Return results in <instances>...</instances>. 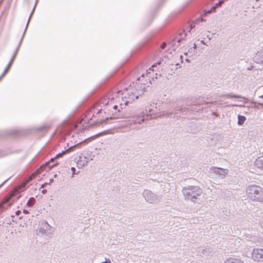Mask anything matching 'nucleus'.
I'll use <instances>...</instances> for the list:
<instances>
[{"instance_id": "nucleus-23", "label": "nucleus", "mask_w": 263, "mask_h": 263, "mask_svg": "<svg viewBox=\"0 0 263 263\" xmlns=\"http://www.w3.org/2000/svg\"><path fill=\"white\" fill-rule=\"evenodd\" d=\"M71 171H72L73 174H74V172H75V171H76L75 168H74V167H71Z\"/></svg>"}, {"instance_id": "nucleus-7", "label": "nucleus", "mask_w": 263, "mask_h": 263, "mask_svg": "<svg viewBox=\"0 0 263 263\" xmlns=\"http://www.w3.org/2000/svg\"><path fill=\"white\" fill-rule=\"evenodd\" d=\"M233 183V185L231 186V190H233V193H238V192H241L242 193V190H240L241 185L239 184L240 182V176L238 175V174H235L234 176L231 175V183Z\"/></svg>"}, {"instance_id": "nucleus-31", "label": "nucleus", "mask_w": 263, "mask_h": 263, "mask_svg": "<svg viewBox=\"0 0 263 263\" xmlns=\"http://www.w3.org/2000/svg\"><path fill=\"white\" fill-rule=\"evenodd\" d=\"M259 97L263 99V95L262 96H260Z\"/></svg>"}, {"instance_id": "nucleus-13", "label": "nucleus", "mask_w": 263, "mask_h": 263, "mask_svg": "<svg viewBox=\"0 0 263 263\" xmlns=\"http://www.w3.org/2000/svg\"><path fill=\"white\" fill-rule=\"evenodd\" d=\"M231 99L235 98V99H243V101H242L241 100H238V101L240 102H243L246 103L249 101L248 99L245 97H242V96H239V95L232 94V93H231Z\"/></svg>"}, {"instance_id": "nucleus-8", "label": "nucleus", "mask_w": 263, "mask_h": 263, "mask_svg": "<svg viewBox=\"0 0 263 263\" xmlns=\"http://www.w3.org/2000/svg\"><path fill=\"white\" fill-rule=\"evenodd\" d=\"M228 1V0H212L211 4V8L205 9L204 11V15H206L207 14H210L213 12H215L216 9L217 8L220 7L222 5V4L224 3L225 1Z\"/></svg>"}, {"instance_id": "nucleus-16", "label": "nucleus", "mask_w": 263, "mask_h": 263, "mask_svg": "<svg viewBox=\"0 0 263 263\" xmlns=\"http://www.w3.org/2000/svg\"><path fill=\"white\" fill-rule=\"evenodd\" d=\"M231 254V263H244L240 258L233 257Z\"/></svg>"}, {"instance_id": "nucleus-24", "label": "nucleus", "mask_w": 263, "mask_h": 263, "mask_svg": "<svg viewBox=\"0 0 263 263\" xmlns=\"http://www.w3.org/2000/svg\"><path fill=\"white\" fill-rule=\"evenodd\" d=\"M48 184L47 183H45V184H43L42 185V186H41V188H44V187L46 186V185H47Z\"/></svg>"}, {"instance_id": "nucleus-15", "label": "nucleus", "mask_w": 263, "mask_h": 263, "mask_svg": "<svg viewBox=\"0 0 263 263\" xmlns=\"http://www.w3.org/2000/svg\"><path fill=\"white\" fill-rule=\"evenodd\" d=\"M35 199L33 197L30 198L26 203V206L32 207L35 203Z\"/></svg>"}, {"instance_id": "nucleus-27", "label": "nucleus", "mask_w": 263, "mask_h": 263, "mask_svg": "<svg viewBox=\"0 0 263 263\" xmlns=\"http://www.w3.org/2000/svg\"><path fill=\"white\" fill-rule=\"evenodd\" d=\"M252 69H253V67L252 66H251L250 68L249 67L248 68V69L250 70H252Z\"/></svg>"}, {"instance_id": "nucleus-21", "label": "nucleus", "mask_w": 263, "mask_h": 263, "mask_svg": "<svg viewBox=\"0 0 263 263\" xmlns=\"http://www.w3.org/2000/svg\"><path fill=\"white\" fill-rule=\"evenodd\" d=\"M257 103L258 105L263 107V103L262 102H258Z\"/></svg>"}, {"instance_id": "nucleus-6", "label": "nucleus", "mask_w": 263, "mask_h": 263, "mask_svg": "<svg viewBox=\"0 0 263 263\" xmlns=\"http://www.w3.org/2000/svg\"><path fill=\"white\" fill-rule=\"evenodd\" d=\"M183 192L187 199L195 202L198 196L202 194V190L198 186H190L184 188Z\"/></svg>"}, {"instance_id": "nucleus-10", "label": "nucleus", "mask_w": 263, "mask_h": 263, "mask_svg": "<svg viewBox=\"0 0 263 263\" xmlns=\"http://www.w3.org/2000/svg\"><path fill=\"white\" fill-rule=\"evenodd\" d=\"M241 239L239 238H236L235 236H233L231 237V253L232 250H236L240 247Z\"/></svg>"}, {"instance_id": "nucleus-25", "label": "nucleus", "mask_w": 263, "mask_h": 263, "mask_svg": "<svg viewBox=\"0 0 263 263\" xmlns=\"http://www.w3.org/2000/svg\"><path fill=\"white\" fill-rule=\"evenodd\" d=\"M23 212H24V213L25 214H28V213H29V212H28L27 210H24L23 211Z\"/></svg>"}, {"instance_id": "nucleus-18", "label": "nucleus", "mask_w": 263, "mask_h": 263, "mask_svg": "<svg viewBox=\"0 0 263 263\" xmlns=\"http://www.w3.org/2000/svg\"><path fill=\"white\" fill-rule=\"evenodd\" d=\"M231 106L245 107V105H242V104H231Z\"/></svg>"}, {"instance_id": "nucleus-26", "label": "nucleus", "mask_w": 263, "mask_h": 263, "mask_svg": "<svg viewBox=\"0 0 263 263\" xmlns=\"http://www.w3.org/2000/svg\"><path fill=\"white\" fill-rule=\"evenodd\" d=\"M260 225L262 227H263V219L260 222Z\"/></svg>"}, {"instance_id": "nucleus-14", "label": "nucleus", "mask_w": 263, "mask_h": 263, "mask_svg": "<svg viewBox=\"0 0 263 263\" xmlns=\"http://www.w3.org/2000/svg\"><path fill=\"white\" fill-rule=\"evenodd\" d=\"M237 118H238L237 124L239 126L242 125L244 123L245 121L246 120V117L245 116L240 115H238Z\"/></svg>"}, {"instance_id": "nucleus-33", "label": "nucleus", "mask_w": 263, "mask_h": 263, "mask_svg": "<svg viewBox=\"0 0 263 263\" xmlns=\"http://www.w3.org/2000/svg\"><path fill=\"white\" fill-rule=\"evenodd\" d=\"M258 1H259V0H256V2H258Z\"/></svg>"}, {"instance_id": "nucleus-2", "label": "nucleus", "mask_w": 263, "mask_h": 263, "mask_svg": "<svg viewBox=\"0 0 263 263\" xmlns=\"http://www.w3.org/2000/svg\"><path fill=\"white\" fill-rule=\"evenodd\" d=\"M125 99L124 89L119 90L117 88H114L112 91L111 95L105 97L100 100V104L103 108H106V111L113 114L116 112L117 110H118V111L120 110L118 109V104L121 109L128 105H121L122 102Z\"/></svg>"}, {"instance_id": "nucleus-3", "label": "nucleus", "mask_w": 263, "mask_h": 263, "mask_svg": "<svg viewBox=\"0 0 263 263\" xmlns=\"http://www.w3.org/2000/svg\"><path fill=\"white\" fill-rule=\"evenodd\" d=\"M111 113L109 111L106 114V108H101L97 112L95 108H92L86 112L85 118L81 122L82 123L87 122L88 127H90L93 125H99L108 119H111Z\"/></svg>"}, {"instance_id": "nucleus-29", "label": "nucleus", "mask_w": 263, "mask_h": 263, "mask_svg": "<svg viewBox=\"0 0 263 263\" xmlns=\"http://www.w3.org/2000/svg\"><path fill=\"white\" fill-rule=\"evenodd\" d=\"M102 263H110V260H109L108 261H106L103 262Z\"/></svg>"}, {"instance_id": "nucleus-22", "label": "nucleus", "mask_w": 263, "mask_h": 263, "mask_svg": "<svg viewBox=\"0 0 263 263\" xmlns=\"http://www.w3.org/2000/svg\"><path fill=\"white\" fill-rule=\"evenodd\" d=\"M42 193L43 194H45L46 193H47V191L46 190H43L42 191Z\"/></svg>"}, {"instance_id": "nucleus-4", "label": "nucleus", "mask_w": 263, "mask_h": 263, "mask_svg": "<svg viewBox=\"0 0 263 263\" xmlns=\"http://www.w3.org/2000/svg\"><path fill=\"white\" fill-rule=\"evenodd\" d=\"M248 197L254 202H263V187L255 184L249 185L246 189Z\"/></svg>"}, {"instance_id": "nucleus-1", "label": "nucleus", "mask_w": 263, "mask_h": 263, "mask_svg": "<svg viewBox=\"0 0 263 263\" xmlns=\"http://www.w3.org/2000/svg\"><path fill=\"white\" fill-rule=\"evenodd\" d=\"M157 65H153L148 70L146 74H142L137 79L135 83L130 86L125 90V100L122 102L121 105L128 104L132 103L135 99L138 98L145 91L146 87L152 84L151 79H154V74L157 76L156 72ZM157 78V77H155Z\"/></svg>"}, {"instance_id": "nucleus-9", "label": "nucleus", "mask_w": 263, "mask_h": 263, "mask_svg": "<svg viewBox=\"0 0 263 263\" xmlns=\"http://www.w3.org/2000/svg\"><path fill=\"white\" fill-rule=\"evenodd\" d=\"M252 256L254 260L257 261L262 260L263 249L259 248H254L252 251Z\"/></svg>"}, {"instance_id": "nucleus-20", "label": "nucleus", "mask_w": 263, "mask_h": 263, "mask_svg": "<svg viewBox=\"0 0 263 263\" xmlns=\"http://www.w3.org/2000/svg\"><path fill=\"white\" fill-rule=\"evenodd\" d=\"M21 211H20V210H18V211H17L15 212V215H16V216H18V215H20V214H21Z\"/></svg>"}, {"instance_id": "nucleus-5", "label": "nucleus", "mask_w": 263, "mask_h": 263, "mask_svg": "<svg viewBox=\"0 0 263 263\" xmlns=\"http://www.w3.org/2000/svg\"><path fill=\"white\" fill-rule=\"evenodd\" d=\"M242 194L241 192L238 193H233L231 192V199L232 200V204L234 209L233 215H243V209L245 208L244 202L242 199H241L240 195Z\"/></svg>"}, {"instance_id": "nucleus-28", "label": "nucleus", "mask_w": 263, "mask_h": 263, "mask_svg": "<svg viewBox=\"0 0 263 263\" xmlns=\"http://www.w3.org/2000/svg\"><path fill=\"white\" fill-rule=\"evenodd\" d=\"M62 154H59L58 155H57V157H59L60 156H61Z\"/></svg>"}, {"instance_id": "nucleus-11", "label": "nucleus", "mask_w": 263, "mask_h": 263, "mask_svg": "<svg viewBox=\"0 0 263 263\" xmlns=\"http://www.w3.org/2000/svg\"><path fill=\"white\" fill-rule=\"evenodd\" d=\"M254 62L263 66V49L257 51L253 57Z\"/></svg>"}, {"instance_id": "nucleus-12", "label": "nucleus", "mask_w": 263, "mask_h": 263, "mask_svg": "<svg viewBox=\"0 0 263 263\" xmlns=\"http://www.w3.org/2000/svg\"><path fill=\"white\" fill-rule=\"evenodd\" d=\"M254 165L263 170V156L258 157L254 162Z\"/></svg>"}, {"instance_id": "nucleus-19", "label": "nucleus", "mask_w": 263, "mask_h": 263, "mask_svg": "<svg viewBox=\"0 0 263 263\" xmlns=\"http://www.w3.org/2000/svg\"><path fill=\"white\" fill-rule=\"evenodd\" d=\"M166 47V43H163L161 45V48L162 49H164Z\"/></svg>"}, {"instance_id": "nucleus-17", "label": "nucleus", "mask_w": 263, "mask_h": 263, "mask_svg": "<svg viewBox=\"0 0 263 263\" xmlns=\"http://www.w3.org/2000/svg\"><path fill=\"white\" fill-rule=\"evenodd\" d=\"M89 139H87V140H85L84 141H83V142H80L76 145H75L74 146H73V147H78L79 148H80L81 147V145L82 144H85V143H86V141H87Z\"/></svg>"}, {"instance_id": "nucleus-30", "label": "nucleus", "mask_w": 263, "mask_h": 263, "mask_svg": "<svg viewBox=\"0 0 263 263\" xmlns=\"http://www.w3.org/2000/svg\"><path fill=\"white\" fill-rule=\"evenodd\" d=\"M194 48H196V45L195 44H194Z\"/></svg>"}, {"instance_id": "nucleus-32", "label": "nucleus", "mask_w": 263, "mask_h": 263, "mask_svg": "<svg viewBox=\"0 0 263 263\" xmlns=\"http://www.w3.org/2000/svg\"><path fill=\"white\" fill-rule=\"evenodd\" d=\"M95 107H97V110H98V106L97 105H96Z\"/></svg>"}]
</instances>
